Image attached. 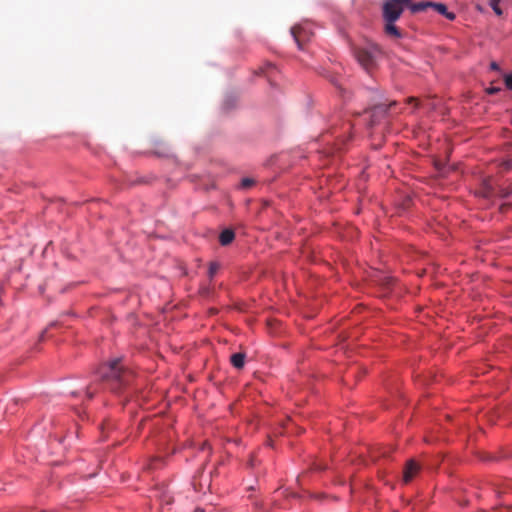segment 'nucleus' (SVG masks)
<instances>
[{"mask_svg": "<svg viewBox=\"0 0 512 512\" xmlns=\"http://www.w3.org/2000/svg\"><path fill=\"white\" fill-rule=\"evenodd\" d=\"M408 5H410V0H385L382 7V16L385 21L384 31L387 35L401 38L402 34L396 27L395 22Z\"/></svg>", "mask_w": 512, "mask_h": 512, "instance_id": "obj_1", "label": "nucleus"}, {"mask_svg": "<svg viewBox=\"0 0 512 512\" xmlns=\"http://www.w3.org/2000/svg\"><path fill=\"white\" fill-rule=\"evenodd\" d=\"M120 361V359H115L103 364L98 370L101 381L106 383L112 391L119 390L128 381L129 373L123 370Z\"/></svg>", "mask_w": 512, "mask_h": 512, "instance_id": "obj_2", "label": "nucleus"}, {"mask_svg": "<svg viewBox=\"0 0 512 512\" xmlns=\"http://www.w3.org/2000/svg\"><path fill=\"white\" fill-rule=\"evenodd\" d=\"M512 193V185L508 186L496 185L491 178H486L482 182V186L478 194L484 198L492 197H508Z\"/></svg>", "mask_w": 512, "mask_h": 512, "instance_id": "obj_3", "label": "nucleus"}, {"mask_svg": "<svg viewBox=\"0 0 512 512\" xmlns=\"http://www.w3.org/2000/svg\"><path fill=\"white\" fill-rule=\"evenodd\" d=\"M380 53L381 50L376 45L365 48H356L354 51L357 61L367 71L375 66L376 58Z\"/></svg>", "mask_w": 512, "mask_h": 512, "instance_id": "obj_4", "label": "nucleus"}, {"mask_svg": "<svg viewBox=\"0 0 512 512\" xmlns=\"http://www.w3.org/2000/svg\"><path fill=\"white\" fill-rule=\"evenodd\" d=\"M291 34L299 49H303L304 44L310 40L313 32L302 25H295L291 28Z\"/></svg>", "mask_w": 512, "mask_h": 512, "instance_id": "obj_5", "label": "nucleus"}, {"mask_svg": "<svg viewBox=\"0 0 512 512\" xmlns=\"http://www.w3.org/2000/svg\"><path fill=\"white\" fill-rule=\"evenodd\" d=\"M419 465L414 460H409L403 471V480L405 483L410 482L419 471Z\"/></svg>", "mask_w": 512, "mask_h": 512, "instance_id": "obj_6", "label": "nucleus"}, {"mask_svg": "<svg viewBox=\"0 0 512 512\" xmlns=\"http://www.w3.org/2000/svg\"><path fill=\"white\" fill-rule=\"evenodd\" d=\"M234 238L235 233L231 229H225L219 235V241L223 246L229 245L234 240Z\"/></svg>", "mask_w": 512, "mask_h": 512, "instance_id": "obj_7", "label": "nucleus"}, {"mask_svg": "<svg viewBox=\"0 0 512 512\" xmlns=\"http://www.w3.org/2000/svg\"><path fill=\"white\" fill-rule=\"evenodd\" d=\"M432 8H434L439 14L445 16L447 19L449 20H454L455 19V14L453 12H449L447 10V7L446 5L442 4V3H434L432 2Z\"/></svg>", "mask_w": 512, "mask_h": 512, "instance_id": "obj_8", "label": "nucleus"}, {"mask_svg": "<svg viewBox=\"0 0 512 512\" xmlns=\"http://www.w3.org/2000/svg\"><path fill=\"white\" fill-rule=\"evenodd\" d=\"M246 355L244 353H235L231 355L230 362L236 369H242L245 364Z\"/></svg>", "mask_w": 512, "mask_h": 512, "instance_id": "obj_9", "label": "nucleus"}, {"mask_svg": "<svg viewBox=\"0 0 512 512\" xmlns=\"http://www.w3.org/2000/svg\"><path fill=\"white\" fill-rule=\"evenodd\" d=\"M432 6V2L429 1H422L418 3H412L410 1V5L407 7L411 10L412 13H418L421 11H425L428 7Z\"/></svg>", "mask_w": 512, "mask_h": 512, "instance_id": "obj_10", "label": "nucleus"}, {"mask_svg": "<svg viewBox=\"0 0 512 512\" xmlns=\"http://www.w3.org/2000/svg\"><path fill=\"white\" fill-rule=\"evenodd\" d=\"M154 153L159 157H169L171 156V149L167 144L161 142L157 144Z\"/></svg>", "mask_w": 512, "mask_h": 512, "instance_id": "obj_11", "label": "nucleus"}, {"mask_svg": "<svg viewBox=\"0 0 512 512\" xmlns=\"http://www.w3.org/2000/svg\"><path fill=\"white\" fill-rule=\"evenodd\" d=\"M500 0H489V5L497 16H502L503 11L499 6Z\"/></svg>", "mask_w": 512, "mask_h": 512, "instance_id": "obj_12", "label": "nucleus"}, {"mask_svg": "<svg viewBox=\"0 0 512 512\" xmlns=\"http://www.w3.org/2000/svg\"><path fill=\"white\" fill-rule=\"evenodd\" d=\"M396 105V102L393 101L391 102L388 106L384 105V104H379V105H376L374 108H373V111L374 112H381V113H386L388 108L392 107Z\"/></svg>", "mask_w": 512, "mask_h": 512, "instance_id": "obj_13", "label": "nucleus"}, {"mask_svg": "<svg viewBox=\"0 0 512 512\" xmlns=\"http://www.w3.org/2000/svg\"><path fill=\"white\" fill-rule=\"evenodd\" d=\"M276 68L272 63H267L265 66L260 68V73L270 76L271 72L274 71Z\"/></svg>", "mask_w": 512, "mask_h": 512, "instance_id": "obj_14", "label": "nucleus"}, {"mask_svg": "<svg viewBox=\"0 0 512 512\" xmlns=\"http://www.w3.org/2000/svg\"><path fill=\"white\" fill-rule=\"evenodd\" d=\"M255 183V180L252 178H243L241 181V187L244 189H248L252 187Z\"/></svg>", "mask_w": 512, "mask_h": 512, "instance_id": "obj_15", "label": "nucleus"}, {"mask_svg": "<svg viewBox=\"0 0 512 512\" xmlns=\"http://www.w3.org/2000/svg\"><path fill=\"white\" fill-rule=\"evenodd\" d=\"M219 269V264L218 263H215V262H212L210 263L209 265V276L212 278L218 271Z\"/></svg>", "mask_w": 512, "mask_h": 512, "instance_id": "obj_16", "label": "nucleus"}, {"mask_svg": "<svg viewBox=\"0 0 512 512\" xmlns=\"http://www.w3.org/2000/svg\"><path fill=\"white\" fill-rule=\"evenodd\" d=\"M504 82L508 89L512 90V75L508 74L504 76Z\"/></svg>", "mask_w": 512, "mask_h": 512, "instance_id": "obj_17", "label": "nucleus"}, {"mask_svg": "<svg viewBox=\"0 0 512 512\" xmlns=\"http://www.w3.org/2000/svg\"><path fill=\"white\" fill-rule=\"evenodd\" d=\"M95 393V389H93V385H90L86 388V395L89 399H92Z\"/></svg>", "mask_w": 512, "mask_h": 512, "instance_id": "obj_18", "label": "nucleus"}, {"mask_svg": "<svg viewBox=\"0 0 512 512\" xmlns=\"http://www.w3.org/2000/svg\"><path fill=\"white\" fill-rule=\"evenodd\" d=\"M499 91H501V88L500 87H494V86H491L489 88L486 89V92L488 94H496L498 93Z\"/></svg>", "mask_w": 512, "mask_h": 512, "instance_id": "obj_19", "label": "nucleus"}, {"mask_svg": "<svg viewBox=\"0 0 512 512\" xmlns=\"http://www.w3.org/2000/svg\"><path fill=\"white\" fill-rule=\"evenodd\" d=\"M314 470H318V471H321V470H325L326 469V466H323L321 464H314Z\"/></svg>", "mask_w": 512, "mask_h": 512, "instance_id": "obj_20", "label": "nucleus"}, {"mask_svg": "<svg viewBox=\"0 0 512 512\" xmlns=\"http://www.w3.org/2000/svg\"><path fill=\"white\" fill-rule=\"evenodd\" d=\"M490 68L495 71L499 70V66L496 62H491Z\"/></svg>", "mask_w": 512, "mask_h": 512, "instance_id": "obj_21", "label": "nucleus"}, {"mask_svg": "<svg viewBox=\"0 0 512 512\" xmlns=\"http://www.w3.org/2000/svg\"><path fill=\"white\" fill-rule=\"evenodd\" d=\"M407 101H408V103H412V102L417 103V99H416V98H414V97H410V98H408V99H407Z\"/></svg>", "mask_w": 512, "mask_h": 512, "instance_id": "obj_22", "label": "nucleus"}, {"mask_svg": "<svg viewBox=\"0 0 512 512\" xmlns=\"http://www.w3.org/2000/svg\"><path fill=\"white\" fill-rule=\"evenodd\" d=\"M507 207H508V205L504 204V205H501L500 209H501V211H504Z\"/></svg>", "mask_w": 512, "mask_h": 512, "instance_id": "obj_23", "label": "nucleus"}]
</instances>
